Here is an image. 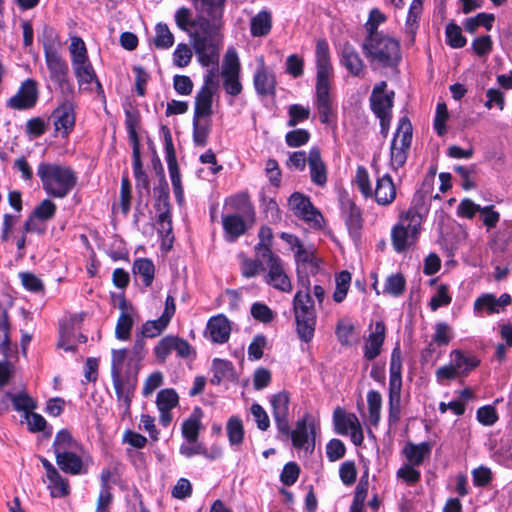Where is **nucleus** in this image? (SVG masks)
I'll return each instance as SVG.
<instances>
[{"mask_svg": "<svg viewBox=\"0 0 512 512\" xmlns=\"http://www.w3.org/2000/svg\"><path fill=\"white\" fill-rule=\"evenodd\" d=\"M72 97L62 95V101L53 110L50 117L55 132L60 133L65 138L73 131L76 122L75 104L72 101Z\"/></svg>", "mask_w": 512, "mask_h": 512, "instance_id": "8", "label": "nucleus"}, {"mask_svg": "<svg viewBox=\"0 0 512 512\" xmlns=\"http://www.w3.org/2000/svg\"><path fill=\"white\" fill-rule=\"evenodd\" d=\"M111 377L117 401L120 403V406L124 408V413L128 414L136 387V379L130 377L124 378L121 374H112Z\"/></svg>", "mask_w": 512, "mask_h": 512, "instance_id": "18", "label": "nucleus"}, {"mask_svg": "<svg viewBox=\"0 0 512 512\" xmlns=\"http://www.w3.org/2000/svg\"><path fill=\"white\" fill-rule=\"evenodd\" d=\"M215 88L213 75L209 73L204 80V85L195 97L194 115L195 118H206L212 114V100Z\"/></svg>", "mask_w": 512, "mask_h": 512, "instance_id": "16", "label": "nucleus"}, {"mask_svg": "<svg viewBox=\"0 0 512 512\" xmlns=\"http://www.w3.org/2000/svg\"><path fill=\"white\" fill-rule=\"evenodd\" d=\"M390 379H389V388L401 389L402 387V357L401 350L399 346H396L392 353L390 359Z\"/></svg>", "mask_w": 512, "mask_h": 512, "instance_id": "40", "label": "nucleus"}, {"mask_svg": "<svg viewBox=\"0 0 512 512\" xmlns=\"http://www.w3.org/2000/svg\"><path fill=\"white\" fill-rule=\"evenodd\" d=\"M228 440L231 446H240L244 441L243 422L238 416H231L226 424Z\"/></svg>", "mask_w": 512, "mask_h": 512, "instance_id": "46", "label": "nucleus"}, {"mask_svg": "<svg viewBox=\"0 0 512 512\" xmlns=\"http://www.w3.org/2000/svg\"><path fill=\"white\" fill-rule=\"evenodd\" d=\"M341 63L349 73L355 77H360L365 67L360 54L355 47L349 43L343 45L341 51Z\"/></svg>", "mask_w": 512, "mask_h": 512, "instance_id": "27", "label": "nucleus"}, {"mask_svg": "<svg viewBox=\"0 0 512 512\" xmlns=\"http://www.w3.org/2000/svg\"><path fill=\"white\" fill-rule=\"evenodd\" d=\"M288 206L294 215L314 228H321L323 217L313 206L310 198L302 193L294 192L288 199Z\"/></svg>", "mask_w": 512, "mask_h": 512, "instance_id": "9", "label": "nucleus"}, {"mask_svg": "<svg viewBox=\"0 0 512 512\" xmlns=\"http://www.w3.org/2000/svg\"><path fill=\"white\" fill-rule=\"evenodd\" d=\"M308 167L311 182L319 187H324L328 181V168L318 147H312L309 150Z\"/></svg>", "mask_w": 512, "mask_h": 512, "instance_id": "19", "label": "nucleus"}, {"mask_svg": "<svg viewBox=\"0 0 512 512\" xmlns=\"http://www.w3.org/2000/svg\"><path fill=\"white\" fill-rule=\"evenodd\" d=\"M494 20V14L481 12L475 17L467 18L463 25L467 32L474 34L480 26H483L486 30L490 31Z\"/></svg>", "mask_w": 512, "mask_h": 512, "instance_id": "50", "label": "nucleus"}, {"mask_svg": "<svg viewBox=\"0 0 512 512\" xmlns=\"http://www.w3.org/2000/svg\"><path fill=\"white\" fill-rule=\"evenodd\" d=\"M155 209L171 208L169 202V187L165 179L163 168L160 166V179L157 186L154 187Z\"/></svg>", "mask_w": 512, "mask_h": 512, "instance_id": "48", "label": "nucleus"}, {"mask_svg": "<svg viewBox=\"0 0 512 512\" xmlns=\"http://www.w3.org/2000/svg\"><path fill=\"white\" fill-rule=\"evenodd\" d=\"M413 137V128L407 116L400 118L390 145V168L398 172L408 158Z\"/></svg>", "mask_w": 512, "mask_h": 512, "instance_id": "7", "label": "nucleus"}, {"mask_svg": "<svg viewBox=\"0 0 512 512\" xmlns=\"http://www.w3.org/2000/svg\"><path fill=\"white\" fill-rule=\"evenodd\" d=\"M37 175L43 190L51 198H65L77 184L76 173L65 165L41 162L37 168Z\"/></svg>", "mask_w": 512, "mask_h": 512, "instance_id": "2", "label": "nucleus"}, {"mask_svg": "<svg viewBox=\"0 0 512 512\" xmlns=\"http://www.w3.org/2000/svg\"><path fill=\"white\" fill-rule=\"evenodd\" d=\"M265 261L268 273L265 277L267 284L282 292H290L292 290L291 281L284 270L282 259L277 254H270Z\"/></svg>", "mask_w": 512, "mask_h": 512, "instance_id": "10", "label": "nucleus"}, {"mask_svg": "<svg viewBox=\"0 0 512 512\" xmlns=\"http://www.w3.org/2000/svg\"><path fill=\"white\" fill-rule=\"evenodd\" d=\"M295 259L299 264L297 273L299 274L300 272L301 276H304L303 270L311 274H316L318 272L319 267L313 252L305 249L303 244L297 249ZM305 276L308 278L307 275Z\"/></svg>", "mask_w": 512, "mask_h": 512, "instance_id": "39", "label": "nucleus"}, {"mask_svg": "<svg viewBox=\"0 0 512 512\" xmlns=\"http://www.w3.org/2000/svg\"><path fill=\"white\" fill-rule=\"evenodd\" d=\"M179 397L172 388L160 390L157 394L156 405L159 411L172 410L178 405Z\"/></svg>", "mask_w": 512, "mask_h": 512, "instance_id": "57", "label": "nucleus"}, {"mask_svg": "<svg viewBox=\"0 0 512 512\" xmlns=\"http://www.w3.org/2000/svg\"><path fill=\"white\" fill-rule=\"evenodd\" d=\"M385 332V324L382 321L376 322L374 331L370 333L364 347V357L367 360H373L380 354L385 339Z\"/></svg>", "mask_w": 512, "mask_h": 512, "instance_id": "28", "label": "nucleus"}, {"mask_svg": "<svg viewBox=\"0 0 512 512\" xmlns=\"http://www.w3.org/2000/svg\"><path fill=\"white\" fill-rule=\"evenodd\" d=\"M259 242L255 245V252L260 259H266L270 254H275L272 251L273 232L267 226H262L258 233Z\"/></svg>", "mask_w": 512, "mask_h": 512, "instance_id": "44", "label": "nucleus"}, {"mask_svg": "<svg viewBox=\"0 0 512 512\" xmlns=\"http://www.w3.org/2000/svg\"><path fill=\"white\" fill-rule=\"evenodd\" d=\"M153 43L158 49H169L174 44V35L165 23H158L155 26V37Z\"/></svg>", "mask_w": 512, "mask_h": 512, "instance_id": "53", "label": "nucleus"}, {"mask_svg": "<svg viewBox=\"0 0 512 512\" xmlns=\"http://www.w3.org/2000/svg\"><path fill=\"white\" fill-rule=\"evenodd\" d=\"M272 405V415L278 431L288 436L290 425L288 421L290 398L286 391H281L273 395L270 399Z\"/></svg>", "mask_w": 512, "mask_h": 512, "instance_id": "14", "label": "nucleus"}, {"mask_svg": "<svg viewBox=\"0 0 512 512\" xmlns=\"http://www.w3.org/2000/svg\"><path fill=\"white\" fill-rule=\"evenodd\" d=\"M133 273L142 278V283L145 287H149L154 279L155 266L152 260L148 258H139L133 263Z\"/></svg>", "mask_w": 512, "mask_h": 512, "instance_id": "43", "label": "nucleus"}, {"mask_svg": "<svg viewBox=\"0 0 512 512\" xmlns=\"http://www.w3.org/2000/svg\"><path fill=\"white\" fill-rule=\"evenodd\" d=\"M361 48L373 70L396 69L402 58L399 41L385 33L366 35Z\"/></svg>", "mask_w": 512, "mask_h": 512, "instance_id": "1", "label": "nucleus"}, {"mask_svg": "<svg viewBox=\"0 0 512 512\" xmlns=\"http://www.w3.org/2000/svg\"><path fill=\"white\" fill-rule=\"evenodd\" d=\"M69 51L71 55L72 65L81 64V62L89 59L86 45L82 38L78 36H74L71 38Z\"/></svg>", "mask_w": 512, "mask_h": 512, "instance_id": "58", "label": "nucleus"}, {"mask_svg": "<svg viewBox=\"0 0 512 512\" xmlns=\"http://www.w3.org/2000/svg\"><path fill=\"white\" fill-rule=\"evenodd\" d=\"M272 28V16L271 13L263 10L260 11L251 20V34L254 37H263L270 33Z\"/></svg>", "mask_w": 512, "mask_h": 512, "instance_id": "41", "label": "nucleus"}, {"mask_svg": "<svg viewBox=\"0 0 512 512\" xmlns=\"http://www.w3.org/2000/svg\"><path fill=\"white\" fill-rule=\"evenodd\" d=\"M406 287V280L400 273L392 274L387 277L383 292L393 297L401 296Z\"/></svg>", "mask_w": 512, "mask_h": 512, "instance_id": "56", "label": "nucleus"}, {"mask_svg": "<svg viewBox=\"0 0 512 512\" xmlns=\"http://www.w3.org/2000/svg\"><path fill=\"white\" fill-rule=\"evenodd\" d=\"M314 419L310 414H305L301 419L296 422L294 430H290L287 437H291L292 444L295 448H304L308 443L309 433L314 437L315 434ZM314 449V441L312 442V450Z\"/></svg>", "mask_w": 512, "mask_h": 512, "instance_id": "22", "label": "nucleus"}, {"mask_svg": "<svg viewBox=\"0 0 512 512\" xmlns=\"http://www.w3.org/2000/svg\"><path fill=\"white\" fill-rule=\"evenodd\" d=\"M431 451L432 444L430 442H421L419 444L408 442L404 446L402 453L409 464L420 466L430 456Z\"/></svg>", "mask_w": 512, "mask_h": 512, "instance_id": "29", "label": "nucleus"}, {"mask_svg": "<svg viewBox=\"0 0 512 512\" xmlns=\"http://www.w3.org/2000/svg\"><path fill=\"white\" fill-rule=\"evenodd\" d=\"M139 124L138 113L131 110L125 111V125L128 132L129 140L132 144V152L140 151V140L137 134V126Z\"/></svg>", "mask_w": 512, "mask_h": 512, "instance_id": "49", "label": "nucleus"}, {"mask_svg": "<svg viewBox=\"0 0 512 512\" xmlns=\"http://www.w3.org/2000/svg\"><path fill=\"white\" fill-rule=\"evenodd\" d=\"M43 51L51 81L57 85L62 95L74 96V86L68 77V63L59 53L52 38L43 42Z\"/></svg>", "mask_w": 512, "mask_h": 512, "instance_id": "5", "label": "nucleus"}, {"mask_svg": "<svg viewBox=\"0 0 512 512\" xmlns=\"http://www.w3.org/2000/svg\"><path fill=\"white\" fill-rule=\"evenodd\" d=\"M289 120L287 125L295 127L299 123L307 120L310 117V108L304 107L300 104L290 105L288 108Z\"/></svg>", "mask_w": 512, "mask_h": 512, "instance_id": "63", "label": "nucleus"}, {"mask_svg": "<svg viewBox=\"0 0 512 512\" xmlns=\"http://www.w3.org/2000/svg\"><path fill=\"white\" fill-rule=\"evenodd\" d=\"M351 282V274L348 271H341L336 276V289L333 294L335 302L340 303L347 295V291Z\"/></svg>", "mask_w": 512, "mask_h": 512, "instance_id": "61", "label": "nucleus"}, {"mask_svg": "<svg viewBox=\"0 0 512 512\" xmlns=\"http://www.w3.org/2000/svg\"><path fill=\"white\" fill-rule=\"evenodd\" d=\"M387 83L381 81L373 87L369 98L370 107L376 117L392 116L395 92H386Z\"/></svg>", "mask_w": 512, "mask_h": 512, "instance_id": "12", "label": "nucleus"}, {"mask_svg": "<svg viewBox=\"0 0 512 512\" xmlns=\"http://www.w3.org/2000/svg\"><path fill=\"white\" fill-rule=\"evenodd\" d=\"M83 450H74L55 455L58 467L67 474L81 475L87 473V465L84 463L81 452Z\"/></svg>", "mask_w": 512, "mask_h": 512, "instance_id": "21", "label": "nucleus"}, {"mask_svg": "<svg viewBox=\"0 0 512 512\" xmlns=\"http://www.w3.org/2000/svg\"><path fill=\"white\" fill-rule=\"evenodd\" d=\"M335 430L338 434L345 435L349 430L358 426L359 419L353 413H346L341 408H336L333 413Z\"/></svg>", "mask_w": 512, "mask_h": 512, "instance_id": "37", "label": "nucleus"}, {"mask_svg": "<svg viewBox=\"0 0 512 512\" xmlns=\"http://www.w3.org/2000/svg\"><path fill=\"white\" fill-rule=\"evenodd\" d=\"M210 131V120L201 121V118L193 117V141L196 146H206Z\"/></svg>", "mask_w": 512, "mask_h": 512, "instance_id": "52", "label": "nucleus"}, {"mask_svg": "<svg viewBox=\"0 0 512 512\" xmlns=\"http://www.w3.org/2000/svg\"><path fill=\"white\" fill-rule=\"evenodd\" d=\"M207 332L214 343L223 344L229 340L231 333L230 322L226 316L220 314L208 320Z\"/></svg>", "mask_w": 512, "mask_h": 512, "instance_id": "23", "label": "nucleus"}, {"mask_svg": "<svg viewBox=\"0 0 512 512\" xmlns=\"http://www.w3.org/2000/svg\"><path fill=\"white\" fill-rule=\"evenodd\" d=\"M5 398L12 401L13 407L18 412H24V415L34 410L37 406L36 401L27 393L12 394L5 393Z\"/></svg>", "mask_w": 512, "mask_h": 512, "instance_id": "51", "label": "nucleus"}, {"mask_svg": "<svg viewBox=\"0 0 512 512\" xmlns=\"http://www.w3.org/2000/svg\"><path fill=\"white\" fill-rule=\"evenodd\" d=\"M451 363L461 374L462 377L467 376L470 371L475 369L480 361L471 354H465L461 350H453L450 353Z\"/></svg>", "mask_w": 512, "mask_h": 512, "instance_id": "32", "label": "nucleus"}, {"mask_svg": "<svg viewBox=\"0 0 512 512\" xmlns=\"http://www.w3.org/2000/svg\"><path fill=\"white\" fill-rule=\"evenodd\" d=\"M52 447L55 455L74 450H83L82 445L73 438L67 429H62L56 434Z\"/></svg>", "mask_w": 512, "mask_h": 512, "instance_id": "33", "label": "nucleus"}, {"mask_svg": "<svg viewBox=\"0 0 512 512\" xmlns=\"http://www.w3.org/2000/svg\"><path fill=\"white\" fill-rule=\"evenodd\" d=\"M121 313L115 327V337L121 341H127L131 336L134 324L132 315L127 311V303L123 300L120 303Z\"/></svg>", "mask_w": 512, "mask_h": 512, "instance_id": "34", "label": "nucleus"}, {"mask_svg": "<svg viewBox=\"0 0 512 512\" xmlns=\"http://www.w3.org/2000/svg\"><path fill=\"white\" fill-rule=\"evenodd\" d=\"M222 225L227 239L233 242L243 235L252 224L240 214H227L222 217Z\"/></svg>", "mask_w": 512, "mask_h": 512, "instance_id": "26", "label": "nucleus"}, {"mask_svg": "<svg viewBox=\"0 0 512 512\" xmlns=\"http://www.w3.org/2000/svg\"><path fill=\"white\" fill-rule=\"evenodd\" d=\"M202 13L213 20H221L226 0H195Z\"/></svg>", "mask_w": 512, "mask_h": 512, "instance_id": "47", "label": "nucleus"}, {"mask_svg": "<svg viewBox=\"0 0 512 512\" xmlns=\"http://www.w3.org/2000/svg\"><path fill=\"white\" fill-rule=\"evenodd\" d=\"M75 77L78 80L79 85L82 84H91L95 82L99 88H101V84L97 79L95 70L88 60L81 62V64L72 65Z\"/></svg>", "mask_w": 512, "mask_h": 512, "instance_id": "45", "label": "nucleus"}, {"mask_svg": "<svg viewBox=\"0 0 512 512\" xmlns=\"http://www.w3.org/2000/svg\"><path fill=\"white\" fill-rule=\"evenodd\" d=\"M422 216L415 209L402 214L391 230V242L397 253H403L414 245L420 234Z\"/></svg>", "mask_w": 512, "mask_h": 512, "instance_id": "6", "label": "nucleus"}, {"mask_svg": "<svg viewBox=\"0 0 512 512\" xmlns=\"http://www.w3.org/2000/svg\"><path fill=\"white\" fill-rule=\"evenodd\" d=\"M401 415V389L389 388V425H395Z\"/></svg>", "mask_w": 512, "mask_h": 512, "instance_id": "55", "label": "nucleus"}, {"mask_svg": "<svg viewBox=\"0 0 512 512\" xmlns=\"http://www.w3.org/2000/svg\"><path fill=\"white\" fill-rule=\"evenodd\" d=\"M511 301V296L507 293H503L499 298H496L493 294L487 293L475 300L474 310H486L488 314L499 313L501 309L510 305Z\"/></svg>", "mask_w": 512, "mask_h": 512, "instance_id": "24", "label": "nucleus"}, {"mask_svg": "<svg viewBox=\"0 0 512 512\" xmlns=\"http://www.w3.org/2000/svg\"><path fill=\"white\" fill-rule=\"evenodd\" d=\"M213 376L211 383L219 385L223 380H236L235 368L232 362L224 359L215 358L212 362Z\"/></svg>", "mask_w": 512, "mask_h": 512, "instance_id": "31", "label": "nucleus"}, {"mask_svg": "<svg viewBox=\"0 0 512 512\" xmlns=\"http://www.w3.org/2000/svg\"><path fill=\"white\" fill-rule=\"evenodd\" d=\"M253 85L257 94L261 97H275L276 95V76L267 69L262 58L259 60L258 67L253 76Z\"/></svg>", "mask_w": 512, "mask_h": 512, "instance_id": "17", "label": "nucleus"}, {"mask_svg": "<svg viewBox=\"0 0 512 512\" xmlns=\"http://www.w3.org/2000/svg\"><path fill=\"white\" fill-rule=\"evenodd\" d=\"M316 57V85H330L333 68L330 60L329 45L325 39H318L315 49Z\"/></svg>", "mask_w": 512, "mask_h": 512, "instance_id": "15", "label": "nucleus"}, {"mask_svg": "<svg viewBox=\"0 0 512 512\" xmlns=\"http://www.w3.org/2000/svg\"><path fill=\"white\" fill-rule=\"evenodd\" d=\"M423 11V3L422 0H412L407 19L405 24V32L409 35L410 40L413 42L417 29H418V20Z\"/></svg>", "mask_w": 512, "mask_h": 512, "instance_id": "42", "label": "nucleus"}, {"mask_svg": "<svg viewBox=\"0 0 512 512\" xmlns=\"http://www.w3.org/2000/svg\"><path fill=\"white\" fill-rule=\"evenodd\" d=\"M201 415V409L196 408L182 424V435L189 443H195L198 440L201 428Z\"/></svg>", "mask_w": 512, "mask_h": 512, "instance_id": "36", "label": "nucleus"}, {"mask_svg": "<svg viewBox=\"0 0 512 512\" xmlns=\"http://www.w3.org/2000/svg\"><path fill=\"white\" fill-rule=\"evenodd\" d=\"M224 78L223 87L227 94L238 96L242 92V84L239 81L240 63L236 52H228L222 69Z\"/></svg>", "mask_w": 512, "mask_h": 512, "instance_id": "13", "label": "nucleus"}, {"mask_svg": "<svg viewBox=\"0 0 512 512\" xmlns=\"http://www.w3.org/2000/svg\"><path fill=\"white\" fill-rule=\"evenodd\" d=\"M39 96L38 84L34 79L28 78L21 83L17 93L7 101V107L14 110H27L33 108Z\"/></svg>", "mask_w": 512, "mask_h": 512, "instance_id": "11", "label": "nucleus"}, {"mask_svg": "<svg viewBox=\"0 0 512 512\" xmlns=\"http://www.w3.org/2000/svg\"><path fill=\"white\" fill-rule=\"evenodd\" d=\"M229 206L235 210L234 214L246 217L251 224L255 221V210L247 194H239L230 198Z\"/></svg>", "mask_w": 512, "mask_h": 512, "instance_id": "35", "label": "nucleus"}, {"mask_svg": "<svg viewBox=\"0 0 512 512\" xmlns=\"http://www.w3.org/2000/svg\"><path fill=\"white\" fill-rule=\"evenodd\" d=\"M132 159L138 197H148L150 195L149 179L143 170L140 151L132 152Z\"/></svg>", "mask_w": 512, "mask_h": 512, "instance_id": "30", "label": "nucleus"}, {"mask_svg": "<svg viewBox=\"0 0 512 512\" xmlns=\"http://www.w3.org/2000/svg\"><path fill=\"white\" fill-rule=\"evenodd\" d=\"M343 217L349 235L354 242L360 240L361 230L363 227V218L361 209L352 201L346 200L343 202Z\"/></svg>", "mask_w": 512, "mask_h": 512, "instance_id": "20", "label": "nucleus"}, {"mask_svg": "<svg viewBox=\"0 0 512 512\" xmlns=\"http://www.w3.org/2000/svg\"><path fill=\"white\" fill-rule=\"evenodd\" d=\"M169 323L170 322L166 321L162 316L156 320L146 321L142 325V337L153 338L159 336L166 329Z\"/></svg>", "mask_w": 512, "mask_h": 512, "instance_id": "60", "label": "nucleus"}, {"mask_svg": "<svg viewBox=\"0 0 512 512\" xmlns=\"http://www.w3.org/2000/svg\"><path fill=\"white\" fill-rule=\"evenodd\" d=\"M56 209L57 207L54 202L50 199H44L35 207L31 214L42 221H47L55 216Z\"/></svg>", "mask_w": 512, "mask_h": 512, "instance_id": "64", "label": "nucleus"}, {"mask_svg": "<svg viewBox=\"0 0 512 512\" xmlns=\"http://www.w3.org/2000/svg\"><path fill=\"white\" fill-rule=\"evenodd\" d=\"M355 183L365 198L373 196L369 173L365 167L358 166L356 170Z\"/></svg>", "mask_w": 512, "mask_h": 512, "instance_id": "62", "label": "nucleus"}, {"mask_svg": "<svg viewBox=\"0 0 512 512\" xmlns=\"http://www.w3.org/2000/svg\"><path fill=\"white\" fill-rule=\"evenodd\" d=\"M299 282L305 291L299 290L293 299V311L296 323V332L302 342L309 343L316 329V311L310 295V280L299 274Z\"/></svg>", "mask_w": 512, "mask_h": 512, "instance_id": "4", "label": "nucleus"}, {"mask_svg": "<svg viewBox=\"0 0 512 512\" xmlns=\"http://www.w3.org/2000/svg\"><path fill=\"white\" fill-rule=\"evenodd\" d=\"M375 201L381 206L391 204L396 198V187L389 174L378 177L376 187L373 190Z\"/></svg>", "mask_w": 512, "mask_h": 512, "instance_id": "25", "label": "nucleus"}, {"mask_svg": "<svg viewBox=\"0 0 512 512\" xmlns=\"http://www.w3.org/2000/svg\"><path fill=\"white\" fill-rule=\"evenodd\" d=\"M446 43L455 49L462 48L466 45L467 40L462 35L460 26L455 23H449L445 30Z\"/></svg>", "mask_w": 512, "mask_h": 512, "instance_id": "59", "label": "nucleus"}, {"mask_svg": "<svg viewBox=\"0 0 512 512\" xmlns=\"http://www.w3.org/2000/svg\"><path fill=\"white\" fill-rule=\"evenodd\" d=\"M369 420L373 426H377L380 421L382 397L378 391L371 390L367 394Z\"/></svg>", "mask_w": 512, "mask_h": 512, "instance_id": "54", "label": "nucleus"}, {"mask_svg": "<svg viewBox=\"0 0 512 512\" xmlns=\"http://www.w3.org/2000/svg\"><path fill=\"white\" fill-rule=\"evenodd\" d=\"M330 85H316L317 110L322 123L329 122L331 114Z\"/></svg>", "mask_w": 512, "mask_h": 512, "instance_id": "38", "label": "nucleus"}, {"mask_svg": "<svg viewBox=\"0 0 512 512\" xmlns=\"http://www.w3.org/2000/svg\"><path fill=\"white\" fill-rule=\"evenodd\" d=\"M192 26L195 31L190 37L199 62L203 66L215 63L218 59L215 40L221 28V20L199 16L193 20Z\"/></svg>", "mask_w": 512, "mask_h": 512, "instance_id": "3", "label": "nucleus"}]
</instances>
